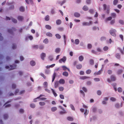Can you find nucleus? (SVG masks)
Returning <instances> with one entry per match:
<instances>
[{"label": "nucleus", "mask_w": 124, "mask_h": 124, "mask_svg": "<svg viewBox=\"0 0 124 124\" xmlns=\"http://www.w3.org/2000/svg\"><path fill=\"white\" fill-rule=\"evenodd\" d=\"M60 49L59 48H57L56 49L55 51L56 53H59L60 52Z\"/></svg>", "instance_id": "nucleus-30"}, {"label": "nucleus", "mask_w": 124, "mask_h": 124, "mask_svg": "<svg viewBox=\"0 0 124 124\" xmlns=\"http://www.w3.org/2000/svg\"><path fill=\"white\" fill-rule=\"evenodd\" d=\"M103 7L104 10H106L107 13H109V5H107L106 4H105L103 5Z\"/></svg>", "instance_id": "nucleus-2"}, {"label": "nucleus", "mask_w": 124, "mask_h": 124, "mask_svg": "<svg viewBox=\"0 0 124 124\" xmlns=\"http://www.w3.org/2000/svg\"><path fill=\"white\" fill-rule=\"evenodd\" d=\"M90 63L91 65H93L94 64V61L92 59L90 60Z\"/></svg>", "instance_id": "nucleus-57"}, {"label": "nucleus", "mask_w": 124, "mask_h": 124, "mask_svg": "<svg viewBox=\"0 0 124 124\" xmlns=\"http://www.w3.org/2000/svg\"><path fill=\"white\" fill-rule=\"evenodd\" d=\"M82 67V65L80 64H78L76 65V68L78 69H80Z\"/></svg>", "instance_id": "nucleus-10"}, {"label": "nucleus", "mask_w": 124, "mask_h": 124, "mask_svg": "<svg viewBox=\"0 0 124 124\" xmlns=\"http://www.w3.org/2000/svg\"><path fill=\"white\" fill-rule=\"evenodd\" d=\"M56 76V73H54L53 74V78H52V82H53L54 81L55 79V78Z\"/></svg>", "instance_id": "nucleus-24"}, {"label": "nucleus", "mask_w": 124, "mask_h": 124, "mask_svg": "<svg viewBox=\"0 0 124 124\" xmlns=\"http://www.w3.org/2000/svg\"><path fill=\"white\" fill-rule=\"evenodd\" d=\"M62 75L65 76L67 77L68 75V73L67 72L65 71L63 73Z\"/></svg>", "instance_id": "nucleus-25"}, {"label": "nucleus", "mask_w": 124, "mask_h": 124, "mask_svg": "<svg viewBox=\"0 0 124 124\" xmlns=\"http://www.w3.org/2000/svg\"><path fill=\"white\" fill-rule=\"evenodd\" d=\"M115 106L117 108H119L122 106V104H121V105H120L119 103H117L116 104Z\"/></svg>", "instance_id": "nucleus-31"}, {"label": "nucleus", "mask_w": 124, "mask_h": 124, "mask_svg": "<svg viewBox=\"0 0 124 124\" xmlns=\"http://www.w3.org/2000/svg\"><path fill=\"white\" fill-rule=\"evenodd\" d=\"M118 0H114L113 1V3L114 5H116L118 2Z\"/></svg>", "instance_id": "nucleus-45"}, {"label": "nucleus", "mask_w": 124, "mask_h": 124, "mask_svg": "<svg viewBox=\"0 0 124 124\" xmlns=\"http://www.w3.org/2000/svg\"><path fill=\"white\" fill-rule=\"evenodd\" d=\"M57 109V108L56 107H53L51 108V111L53 112L55 111Z\"/></svg>", "instance_id": "nucleus-28"}, {"label": "nucleus", "mask_w": 124, "mask_h": 124, "mask_svg": "<svg viewBox=\"0 0 124 124\" xmlns=\"http://www.w3.org/2000/svg\"><path fill=\"white\" fill-rule=\"evenodd\" d=\"M60 98L62 99H64V96L62 94H60Z\"/></svg>", "instance_id": "nucleus-60"}, {"label": "nucleus", "mask_w": 124, "mask_h": 124, "mask_svg": "<svg viewBox=\"0 0 124 124\" xmlns=\"http://www.w3.org/2000/svg\"><path fill=\"white\" fill-rule=\"evenodd\" d=\"M87 22L86 23V25H89L90 24H91L92 23V22L90 21H89V22H88V19H87Z\"/></svg>", "instance_id": "nucleus-29"}, {"label": "nucleus", "mask_w": 124, "mask_h": 124, "mask_svg": "<svg viewBox=\"0 0 124 124\" xmlns=\"http://www.w3.org/2000/svg\"><path fill=\"white\" fill-rule=\"evenodd\" d=\"M59 90L60 91H62L64 89V87L62 86L59 87Z\"/></svg>", "instance_id": "nucleus-38"}, {"label": "nucleus", "mask_w": 124, "mask_h": 124, "mask_svg": "<svg viewBox=\"0 0 124 124\" xmlns=\"http://www.w3.org/2000/svg\"><path fill=\"white\" fill-rule=\"evenodd\" d=\"M84 59V57L82 56H80L79 57V59L80 61H82Z\"/></svg>", "instance_id": "nucleus-35"}, {"label": "nucleus", "mask_w": 124, "mask_h": 124, "mask_svg": "<svg viewBox=\"0 0 124 124\" xmlns=\"http://www.w3.org/2000/svg\"><path fill=\"white\" fill-rule=\"evenodd\" d=\"M39 105L41 106H43L45 105V103L44 102H39Z\"/></svg>", "instance_id": "nucleus-46"}, {"label": "nucleus", "mask_w": 124, "mask_h": 124, "mask_svg": "<svg viewBox=\"0 0 124 124\" xmlns=\"http://www.w3.org/2000/svg\"><path fill=\"white\" fill-rule=\"evenodd\" d=\"M101 73V71L100 70L98 71V72H95L94 74V75L95 76L96 75H100Z\"/></svg>", "instance_id": "nucleus-21"}, {"label": "nucleus", "mask_w": 124, "mask_h": 124, "mask_svg": "<svg viewBox=\"0 0 124 124\" xmlns=\"http://www.w3.org/2000/svg\"><path fill=\"white\" fill-rule=\"evenodd\" d=\"M58 29L59 31H62L63 30V28L61 27H59L58 28Z\"/></svg>", "instance_id": "nucleus-64"}, {"label": "nucleus", "mask_w": 124, "mask_h": 124, "mask_svg": "<svg viewBox=\"0 0 124 124\" xmlns=\"http://www.w3.org/2000/svg\"><path fill=\"white\" fill-rule=\"evenodd\" d=\"M30 63L31 65L32 66H34L36 64L35 62L33 61H31Z\"/></svg>", "instance_id": "nucleus-18"}, {"label": "nucleus", "mask_w": 124, "mask_h": 124, "mask_svg": "<svg viewBox=\"0 0 124 124\" xmlns=\"http://www.w3.org/2000/svg\"><path fill=\"white\" fill-rule=\"evenodd\" d=\"M108 47L107 46H105L103 48V50L104 51H106L108 50Z\"/></svg>", "instance_id": "nucleus-52"}, {"label": "nucleus", "mask_w": 124, "mask_h": 124, "mask_svg": "<svg viewBox=\"0 0 124 124\" xmlns=\"http://www.w3.org/2000/svg\"><path fill=\"white\" fill-rule=\"evenodd\" d=\"M11 19L13 22L15 23H16L17 22V20L13 18H11Z\"/></svg>", "instance_id": "nucleus-34"}, {"label": "nucleus", "mask_w": 124, "mask_h": 124, "mask_svg": "<svg viewBox=\"0 0 124 124\" xmlns=\"http://www.w3.org/2000/svg\"><path fill=\"white\" fill-rule=\"evenodd\" d=\"M45 96L43 95L40 94L39 96L37 97L36 98L34 99V100H33V101L34 102H36L37 101L36 99H39L41 97H42V96Z\"/></svg>", "instance_id": "nucleus-11"}, {"label": "nucleus", "mask_w": 124, "mask_h": 124, "mask_svg": "<svg viewBox=\"0 0 124 124\" xmlns=\"http://www.w3.org/2000/svg\"><path fill=\"white\" fill-rule=\"evenodd\" d=\"M87 48L88 49H90L92 47V45L91 44H89L87 45Z\"/></svg>", "instance_id": "nucleus-53"}, {"label": "nucleus", "mask_w": 124, "mask_h": 124, "mask_svg": "<svg viewBox=\"0 0 124 124\" xmlns=\"http://www.w3.org/2000/svg\"><path fill=\"white\" fill-rule=\"evenodd\" d=\"M49 19V16L48 15L46 16L45 17V20L46 21H48Z\"/></svg>", "instance_id": "nucleus-39"}, {"label": "nucleus", "mask_w": 124, "mask_h": 124, "mask_svg": "<svg viewBox=\"0 0 124 124\" xmlns=\"http://www.w3.org/2000/svg\"><path fill=\"white\" fill-rule=\"evenodd\" d=\"M30 106L31 108H34L35 107V104L33 103L31 104Z\"/></svg>", "instance_id": "nucleus-47"}, {"label": "nucleus", "mask_w": 124, "mask_h": 124, "mask_svg": "<svg viewBox=\"0 0 124 124\" xmlns=\"http://www.w3.org/2000/svg\"><path fill=\"white\" fill-rule=\"evenodd\" d=\"M106 39V38L104 37H102L100 38V40L102 41L105 40Z\"/></svg>", "instance_id": "nucleus-51"}, {"label": "nucleus", "mask_w": 124, "mask_h": 124, "mask_svg": "<svg viewBox=\"0 0 124 124\" xmlns=\"http://www.w3.org/2000/svg\"><path fill=\"white\" fill-rule=\"evenodd\" d=\"M17 19L19 21H22L23 19V17L22 16H18Z\"/></svg>", "instance_id": "nucleus-9"}, {"label": "nucleus", "mask_w": 124, "mask_h": 124, "mask_svg": "<svg viewBox=\"0 0 124 124\" xmlns=\"http://www.w3.org/2000/svg\"><path fill=\"white\" fill-rule=\"evenodd\" d=\"M46 56V54L43 53H42L40 55V57L41 59L44 60V58Z\"/></svg>", "instance_id": "nucleus-5"}, {"label": "nucleus", "mask_w": 124, "mask_h": 124, "mask_svg": "<svg viewBox=\"0 0 124 124\" xmlns=\"http://www.w3.org/2000/svg\"><path fill=\"white\" fill-rule=\"evenodd\" d=\"M16 66V65L15 64H14L13 65H10V67L11 68L9 69V70H10L15 69Z\"/></svg>", "instance_id": "nucleus-7"}, {"label": "nucleus", "mask_w": 124, "mask_h": 124, "mask_svg": "<svg viewBox=\"0 0 124 124\" xmlns=\"http://www.w3.org/2000/svg\"><path fill=\"white\" fill-rule=\"evenodd\" d=\"M112 19L111 17L110 16L108 17L105 20L106 22H107L108 21Z\"/></svg>", "instance_id": "nucleus-22"}, {"label": "nucleus", "mask_w": 124, "mask_h": 124, "mask_svg": "<svg viewBox=\"0 0 124 124\" xmlns=\"http://www.w3.org/2000/svg\"><path fill=\"white\" fill-rule=\"evenodd\" d=\"M59 85V83L58 82H55L54 85V87L55 88L57 87Z\"/></svg>", "instance_id": "nucleus-15"}, {"label": "nucleus", "mask_w": 124, "mask_h": 124, "mask_svg": "<svg viewBox=\"0 0 124 124\" xmlns=\"http://www.w3.org/2000/svg\"><path fill=\"white\" fill-rule=\"evenodd\" d=\"M117 90L119 92H122L123 91L122 88L120 87H119L117 88Z\"/></svg>", "instance_id": "nucleus-37"}, {"label": "nucleus", "mask_w": 124, "mask_h": 124, "mask_svg": "<svg viewBox=\"0 0 124 124\" xmlns=\"http://www.w3.org/2000/svg\"><path fill=\"white\" fill-rule=\"evenodd\" d=\"M48 42V40L47 38L45 39L43 41V42L46 44Z\"/></svg>", "instance_id": "nucleus-42"}, {"label": "nucleus", "mask_w": 124, "mask_h": 124, "mask_svg": "<svg viewBox=\"0 0 124 124\" xmlns=\"http://www.w3.org/2000/svg\"><path fill=\"white\" fill-rule=\"evenodd\" d=\"M111 79H108V81L109 82H110L111 81H114L116 80V77L113 76H112L110 77Z\"/></svg>", "instance_id": "nucleus-3"}, {"label": "nucleus", "mask_w": 124, "mask_h": 124, "mask_svg": "<svg viewBox=\"0 0 124 124\" xmlns=\"http://www.w3.org/2000/svg\"><path fill=\"white\" fill-rule=\"evenodd\" d=\"M67 119L68 121H72L74 120L73 118L70 116L68 117L67 118Z\"/></svg>", "instance_id": "nucleus-13"}, {"label": "nucleus", "mask_w": 124, "mask_h": 124, "mask_svg": "<svg viewBox=\"0 0 124 124\" xmlns=\"http://www.w3.org/2000/svg\"><path fill=\"white\" fill-rule=\"evenodd\" d=\"M62 68H63V69L64 70H66L67 69L69 71H70V70L66 66H62Z\"/></svg>", "instance_id": "nucleus-14"}, {"label": "nucleus", "mask_w": 124, "mask_h": 124, "mask_svg": "<svg viewBox=\"0 0 124 124\" xmlns=\"http://www.w3.org/2000/svg\"><path fill=\"white\" fill-rule=\"evenodd\" d=\"M110 100L111 101H115L116 100V99L114 97H111L110 98Z\"/></svg>", "instance_id": "nucleus-23"}, {"label": "nucleus", "mask_w": 124, "mask_h": 124, "mask_svg": "<svg viewBox=\"0 0 124 124\" xmlns=\"http://www.w3.org/2000/svg\"><path fill=\"white\" fill-rule=\"evenodd\" d=\"M32 47L34 49H37L38 48V45H34L32 46Z\"/></svg>", "instance_id": "nucleus-33"}, {"label": "nucleus", "mask_w": 124, "mask_h": 124, "mask_svg": "<svg viewBox=\"0 0 124 124\" xmlns=\"http://www.w3.org/2000/svg\"><path fill=\"white\" fill-rule=\"evenodd\" d=\"M118 49L120 51L121 53L123 54L124 53V46L123 47V49L122 50H121L120 48H118Z\"/></svg>", "instance_id": "nucleus-41"}, {"label": "nucleus", "mask_w": 124, "mask_h": 124, "mask_svg": "<svg viewBox=\"0 0 124 124\" xmlns=\"http://www.w3.org/2000/svg\"><path fill=\"white\" fill-rule=\"evenodd\" d=\"M79 41L78 39H76L75 40V43L76 45H78L79 44Z\"/></svg>", "instance_id": "nucleus-36"}, {"label": "nucleus", "mask_w": 124, "mask_h": 124, "mask_svg": "<svg viewBox=\"0 0 124 124\" xmlns=\"http://www.w3.org/2000/svg\"><path fill=\"white\" fill-rule=\"evenodd\" d=\"M74 16L76 17H79L80 16V14L76 12L74 13Z\"/></svg>", "instance_id": "nucleus-12"}, {"label": "nucleus", "mask_w": 124, "mask_h": 124, "mask_svg": "<svg viewBox=\"0 0 124 124\" xmlns=\"http://www.w3.org/2000/svg\"><path fill=\"white\" fill-rule=\"evenodd\" d=\"M116 32V30L113 29H112L110 30L109 31V32L110 34L112 36H116L115 33Z\"/></svg>", "instance_id": "nucleus-1"}, {"label": "nucleus", "mask_w": 124, "mask_h": 124, "mask_svg": "<svg viewBox=\"0 0 124 124\" xmlns=\"http://www.w3.org/2000/svg\"><path fill=\"white\" fill-rule=\"evenodd\" d=\"M51 90L52 91V93H53V94L54 95V96L55 97H56L57 96V94L55 92V91H54V89H51Z\"/></svg>", "instance_id": "nucleus-16"}, {"label": "nucleus", "mask_w": 124, "mask_h": 124, "mask_svg": "<svg viewBox=\"0 0 124 124\" xmlns=\"http://www.w3.org/2000/svg\"><path fill=\"white\" fill-rule=\"evenodd\" d=\"M63 110V111H61L60 112V114L61 115H62L63 114H64L66 113V111L64 109V110Z\"/></svg>", "instance_id": "nucleus-32"}, {"label": "nucleus", "mask_w": 124, "mask_h": 124, "mask_svg": "<svg viewBox=\"0 0 124 124\" xmlns=\"http://www.w3.org/2000/svg\"><path fill=\"white\" fill-rule=\"evenodd\" d=\"M97 93L98 95H100L101 93V91L98 90L97 92Z\"/></svg>", "instance_id": "nucleus-54"}, {"label": "nucleus", "mask_w": 124, "mask_h": 124, "mask_svg": "<svg viewBox=\"0 0 124 124\" xmlns=\"http://www.w3.org/2000/svg\"><path fill=\"white\" fill-rule=\"evenodd\" d=\"M3 117L4 118V119H7L8 117V114H5L4 115Z\"/></svg>", "instance_id": "nucleus-40"}, {"label": "nucleus", "mask_w": 124, "mask_h": 124, "mask_svg": "<svg viewBox=\"0 0 124 124\" xmlns=\"http://www.w3.org/2000/svg\"><path fill=\"white\" fill-rule=\"evenodd\" d=\"M40 75L44 79H45L46 78V76L43 73H41L40 74Z\"/></svg>", "instance_id": "nucleus-58"}, {"label": "nucleus", "mask_w": 124, "mask_h": 124, "mask_svg": "<svg viewBox=\"0 0 124 124\" xmlns=\"http://www.w3.org/2000/svg\"><path fill=\"white\" fill-rule=\"evenodd\" d=\"M16 85L15 84H13L12 85V87L13 89H14L16 88Z\"/></svg>", "instance_id": "nucleus-63"}, {"label": "nucleus", "mask_w": 124, "mask_h": 124, "mask_svg": "<svg viewBox=\"0 0 124 124\" xmlns=\"http://www.w3.org/2000/svg\"><path fill=\"white\" fill-rule=\"evenodd\" d=\"M55 36L56 38L58 39H60L61 38V36L58 34H56Z\"/></svg>", "instance_id": "nucleus-26"}, {"label": "nucleus", "mask_w": 124, "mask_h": 124, "mask_svg": "<svg viewBox=\"0 0 124 124\" xmlns=\"http://www.w3.org/2000/svg\"><path fill=\"white\" fill-rule=\"evenodd\" d=\"M70 106L72 110H75V108L73 105L71 104H70Z\"/></svg>", "instance_id": "nucleus-55"}, {"label": "nucleus", "mask_w": 124, "mask_h": 124, "mask_svg": "<svg viewBox=\"0 0 124 124\" xmlns=\"http://www.w3.org/2000/svg\"><path fill=\"white\" fill-rule=\"evenodd\" d=\"M66 61V57H63L62 58L60 59L59 62L60 63H61L62 62H64Z\"/></svg>", "instance_id": "nucleus-6"}, {"label": "nucleus", "mask_w": 124, "mask_h": 124, "mask_svg": "<svg viewBox=\"0 0 124 124\" xmlns=\"http://www.w3.org/2000/svg\"><path fill=\"white\" fill-rule=\"evenodd\" d=\"M45 28L46 29L48 30H51V27L50 26L48 25H46L45 26Z\"/></svg>", "instance_id": "nucleus-19"}, {"label": "nucleus", "mask_w": 124, "mask_h": 124, "mask_svg": "<svg viewBox=\"0 0 124 124\" xmlns=\"http://www.w3.org/2000/svg\"><path fill=\"white\" fill-rule=\"evenodd\" d=\"M119 23L121 24H123L124 22L123 20H119Z\"/></svg>", "instance_id": "nucleus-61"}, {"label": "nucleus", "mask_w": 124, "mask_h": 124, "mask_svg": "<svg viewBox=\"0 0 124 124\" xmlns=\"http://www.w3.org/2000/svg\"><path fill=\"white\" fill-rule=\"evenodd\" d=\"M111 16L113 17H115L116 16V14L115 13H112L111 14Z\"/></svg>", "instance_id": "nucleus-59"}, {"label": "nucleus", "mask_w": 124, "mask_h": 124, "mask_svg": "<svg viewBox=\"0 0 124 124\" xmlns=\"http://www.w3.org/2000/svg\"><path fill=\"white\" fill-rule=\"evenodd\" d=\"M116 57L118 59L120 58V54H116Z\"/></svg>", "instance_id": "nucleus-48"}, {"label": "nucleus", "mask_w": 124, "mask_h": 124, "mask_svg": "<svg viewBox=\"0 0 124 124\" xmlns=\"http://www.w3.org/2000/svg\"><path fill=\"white\" fill-rule=\"evenodd\" d=\"M93 29L95 30H99V28L97 27L94 26L93 28Z\"/></svg>", "instance_id": "nucleus-44"}, {"label": "nucleus", "mask_w": 124, "mask_h": 124, "mask_svg": "<svg viewBox=\"0 0 124 124\" xmlns=\"http://www.w3.org/2000/svg\"><path fill=\"white\" fill-rule=\"evenodd\" d=\"M123 70H119L117 72V73L118 75L120 74L122 72Z\"/></svg>", "instance_id": "nucleus-56"}, {"label": "nucleus", "mask_w": 124, "mask_h": 124, "mask_svg": "<svg viewBox=\"0 0 124 124\" xmlns=\"http://www.w3.org/2000/svg\"><path fill=\"white\" fill-rule=\"evenodd\" d=\"M91 70L88 69L86 71V73L87 74H89L91 73Z\"/></svg>", "instance_id": "nucleus-49"}, {"label": "nucleus", "mask_w": 124, "mask_h": 124, "mask_svg": "<svg viewBox=\"0 0 124 124\" xmlns=\"http://www.w3.org/2000/svg\"><path fill=\"white\" fill-rule=\"evenodd\" d=\"M16 29L14 28H12L11 29H9L8 30V32L10 34H12L13 33V31H15Z\"/></svg>", "instance_id": "nucleus-4"}, {"label": "nucleus", "mask_w": 124, "mask_h": 124, "mask_svg": "<svg viewBox=\"0 0 124 124\" xmlns=\"http://www.w3.org/2000/svg\"><path fill=\"white\" fill-rule=\"evenodd\" d=\"M94 80L95 81H100V79L98 78H94Z\"/></svg>", "instance_id": "nucleus-62"}, {"label": "nucleus", "mask_w": 124, "mask_h": 124, "mask_svg": "<svg viewBox=\"0 0 124 124\" xmlns=\"http://www.w3.org/2000/svg\"><path fill=\"white\" fill-rule=\"evenodd\" d=\"M24 7L22 6L20 8V11L23 12L24 11Z\"/></svg>", "instance_id": "nucleus-43"}, {"label": "nucleus", "mask_w": 124, "mask_h": 124, "mask_svg": "<svg viewBox=\"0 0 124 124\" xmlns=\"http://www.w3.org/2000/svg\"><path fill=\"white\" fill-rule=\"evenodd\" d=\"M46 35L49 37H52L53 36L52 34L50 32H47L46 33Z\"/></svg>", "instance_id": "nucleus-20"}, {"label": "nucleus", "mask_w": 124, "mask_h": 124, "mask_svg": "<svg viewBox=\"0 0 124 124\" xmlns=\"http://www.w3.org/2000/svg\"><path fill=\"white\" fill-rule=\"evenodd\" d=\"M44 87V88H47V87L48 83L47 82H45L43 83Z\"/></svg>", "instance_id": "nucleus-27"}, {"label": "nucleus", "mask_w": 124, "mask_h": 124, "mask_svg": "<svg viewBox=\"0 0 124 124\" xmlns=\"http://www.w3.org/2000/svg\"><path fill=\"white\" fill-rule=\"evenodd\" d=\"M59 83L60 84H63L65 83V81L64 79H61L59 80Z\"/></svg>", "instance_id": "nucleus-8"}, {"label": "nucleus", "mask_w": 124, "mask_h": 124, "mask_svg": "<svg viewBox=\"0 0 124 124\" xmlns=\"http://www.w3.org/2000/svg\"><path fill=\"white\" fill-rule=\"evenodd\" d=\"M16 46L15 44H13L12 46V48L13 49H15L16 48Z\"/></svg>", "instance_id": "nucleus-50"}, {"label": "nucleus", "mask_w": 124, "mask_h": 124, "mask_svg": "<svg viewBox=\"0 0 124 124\" xmlns=\"http://www.w3.org/2000/svg\"><path fill=\"white\" fill-rule=\"evenodd\" d=\"M62 23L61 20L60 19H58L56 21V23L57 25L60 24Z\"/></svg>", "instance_id": "nucleus-17"}]
</instances>
